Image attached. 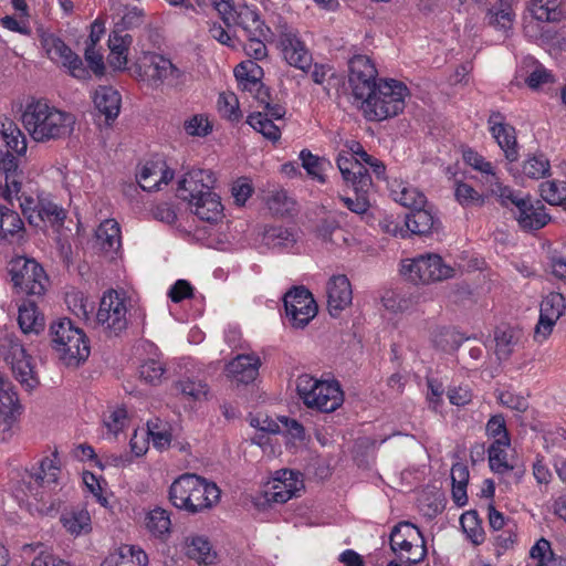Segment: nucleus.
<instances>
[{
    "mask_svg": "<svg viewBox=\"0 0 566 566\" xmlns=\"http://www.w3.org/2000/svg\"><path fill=\"white\" fill-rule=\"evenodd\" d=\"M21 120L31 138L38 143L64 139L73 133L75 125L73 114L41 99L27 104Z\"/></svg>",
    "mask_w": 566,
    "mask_h": 566,
    "instance_id": "nucleus-1",
    "label": "nucleus"
},
{
    "mask_svg": "<svg viewBox=\"0 0 566 566\" xmlns=\"http://www.w3.org/2000/svg\"><path fill=\"white\" fill-rule=\"evenodd\" d=\"M221 491L214 482L195 473H184L174 480L168 491L169 502L189 514L211 510L220 501Z\"/></svg>",
    "mask_w": 566,
    "mask_h": 566,
    "instance_id": "nucleus-2",
    "label": "nucleus"
},
{
    "mask_svg": "<svg viewBox=\"0 0 566 566\" xmlns=\"http://www.w3.org/2000/svg\"><path fill=\"white\" fill-rule=\"evenodd\" d=\"M50 344L57 358L67 367H78L90 356L91 347L84 331L69 317L50 324Z\"/></svg>",
    "mask_w": 566,
    "mask_h": 566,
    "instance_id": "nucleus-3",
    "label": "nucleus"
},
{
    "mask_svg": "<svg viewBox=\"0 0 566 566\" xmlns=\"http://www.w3.org/2000/svg\"><path fill=\"white\" fill-rule=\"evenodd\" d=\"M407 86L396 80H379L374 92L363 99L360 108L368 120H385L405 109Z\"/></svg>",
    "mask_w": 566,
    "mask_h": 566,
    "instance_id": "nucleus-4",
    "label": "nucleus"
},
{
    "mask_svg": "<svg viewBox=\"0 0 566 566\" xmlns=\"http://www.w3.org/2000/svg\"><path fill=\"white\" fill-rule=\"evenodd\" d=\"M9 273L18 293L28 296H42L45 293L49 277L43 266L34 259L14 258L9 264Z\"/></svg>",
    "mask_w": 566,
    "mask_h": 566,
    "instance_id": "nucleus-5",
    "label": "nucleus"
},
{
    "mask_svg": "<svg viewBox=\"0 0 566 566\" xmlns=\"http://www.w3.org/2000/svg\"><path fill=\"white\" fill-rule=\"evenodd\" d=\"M60 473L57 452L54 451L52 458L42 459L38 468L25 471L21 479V491L25 496L42 500L44 490L52 489L57 484Z\"/></svg>",
    "mask_w": 566,
    "mask_h": 566,
    "instance_id": "nucleus-6",
    "label": "nucleus"
},
{
    "mask_svg": "<svg viewBox=\"0 0 566 566\" xmlns=\"http://www.w3.org/2000/svg\"><path fill=\"white\" fill-rule=\"evenodd\" d=\"M401 273L413 283L428 284L453 275V269L438 254L420 255L402 264Z\"/></svg>",
    "mask_w": 566,
    "mask_h": 566,
    "instance_id": "nucleus-7",
    "label": "nucleus"
},
{
    "mask_svg": "<svg viewBox=\"0 0 566 566\" xmlns=\"http://www.w3.org/2000/svg\"><path fill=\"white\" fill-rule=\"evenodd\" d=\"M216 8L222 15L227 27H239L245 36H271V29L261 20L256 10L242 6L232 7L230 3H217Z\"/></svg>",
    "mask_w": 566,
    "mask_h": 566,
    "instance_id": "nucleus-8",
    "label": "nucleus"
},
{
    "mask_svg": "<svg viewBox=\"0 0 566 566\" xmlns=\"http://www.w3.org/2000/svg\"><path fill=\"white\" fill-rule=\"evenodd\" d=\"M127 307L125 298L116 291L104 293L96 314L97 324L109 335H119L127 328Z\"/></svg>",
    "mask_w": 566,
    "mask_h": 566,
    "instance_id": "nucleus-9",
    "label": "nucleus"
},
{
    "mask_svg": "<svg viewBox=\"0 0 566 566\" xmlns=\"http://www.w3.org/2000/svg\"><path fill=\"white\" fill-rule=\"evenodd\" d=\"M286 317L297 328L305 327L317 314L316 302L304 286H294L283 297Z\"/></svg>",
    "mask_w": 566,
    "mask_h": 566,
    "instance_id": "nucleus-10",
    "label": "nucleus"
},
{
    "mask_svg": "<svg viewBox=\"0 0 566 566\" xmlns=\"http://www.w3.org/2000/svg\"><path fill=\"white\" fill-rule=\"evenodd\" d=\"M275 30L284 60L296 69L307 71L312 64V55L300 39L297 30L286 22H280Z\"/></svg>",
    "mask_w": 566,
    "mask_h": 566,
    "instance_id": "nucleus-11",
    "label": "nucleus"
},
{
    "mask_svg": "<svg viewBox=\"0 0 566 566\" xmlns=\"http://www.w3.org/2000/svg\"><path fill=\"white\" fill-rule=\"evenodd\" d=\"M377 69L366 55H354L348 61V83L355 99L363 102L378 85Z\"/></svg>",
    "mask_w": 566,
    "mask_h": 566,
    "instance_id": "nucleus-12",
    "label": "nucleus"
},
{
    "mask_svg": "<svg viewBox=\"0 0 566 566\" xmlns=\"http://www.w3.org/2000/svg\"><path fill=\"white\" fill-rule=\"evenodd\" d=\"M509 208L514 211L520 227L524 230H538L551 220L539 201L534 203L530 197H522L518 192L509 200Z\"/></svg>",
    "mask_w": 566,
    "mask_h": 566,
    "instance_id": "nucleus-13",
    "label": "nucleus"
},
{
    "mask_svg": "<svg viewBox=\"0 0 566 566\" xmlns=\"http://www.w3.org/2000/svg\"><path fill=\"white\" fill-rule=\"evenodd\" d=\"M21 409L13 386L0 376V441L11 438L13 424L18 421Z\"/></svg>",
    "mask_w": 566,
    "mask_h": 566,
    "instance_id": "nucleus-14",
    "label": "nucleus"
},
{
    "mask_svg": "<svg viewBox=\"0 0 566 566\" xmlns=\"http://www.w3.org/2000/svg\"><path fill=\"white\" fill-rule=\"evenodd\" d=\"M565 308V298L560 293L552 292L543 298L539 319L534 331V338L536 340L542 342L551 335L553 327L564 314Z\"/></svg>",
    "mask_w": 566,
    "mask_h": 566,
    "instance_id": "nucleus-15",
    "label": "nucleus"
},
{
    "mask_svg": "<svg viewBox=\"0 0 566 566\" xmlns=\"http://www.w3.org/2000/svg\"><path fill=\"white\" fill-rule=\"evenodd\" d=\"M145 60L147 62L145 64V74L156 85L178 86L184 84V72L172 64L169 59L153 53L146 56Z\"/></svg>",
    "mask_w": 566,
    "mask_h": 566,
    "instance_id": "nucleus-16",
    "label": "nucleus"
},
{
    "mask_svg": "<svg viewBox=\"0 0 566 566\" xmlns=\"http://www.w3.org/2000/svg\"><path fill=\"white\" fill-rule=\"evenodd\" d=\"M217 178L210 169H192L179 181L177 196L184 201H192L193 198L211 191Z\"/></svg>",
    "mask_w": 566,
    "mask_h": 566,
    "instance_id": "nucleus-17",
    "label": "nucleus"
},
{
    "mask_svg": "<svg viewBox=\"0 0 566 566\" xmlns=\"http://www.w3.org/2000/svg\"><path fill=\"white\" fill-rule=\"evenodd\" d=\"M327 308L333 317L352 304L353 291L349 280L344 274L333 275L327 283Z\"/></svg>",
    "mask_w": 566,
    "mask_h": 566,
    "instance_id": "nucleus-18",
    "label": "nucleus"
},
{
    "mask_svg": "<svg viewBox=\"0 0 566 566\" xmlns=\"http://www.w3.org/2000/svg\"><path fill=\"white\" fill-rule=\"evenodd\" d=\"M260 366L261 360L256 354H240L227 365L226 369L233 381L248 385L258 377Z\"/></svg>",
    "mask_w": 566,
    "mask_h": 566,
    "instance_id": "nucleus-19",
    "label": "nucleus"
},
{
    "mask_svg": "<svg viewBox=\"0 0 566 566\" xmlns=\"http://www.w3.org/2000/svg\"><path fill=\"white\" fill-rule=\"evenodd\" d=\"M480 8L485 12L489 25L507 31L512 28L514 12L509 2L504 0H478Z\"/></svg>",
    "mask_w": 566,
    "mask_h": 566,
    "instance_id": "nucleus-20",
    "label": "nucleus"
},
{
    "mask_svg": "<svg viewBox=\"0 0 566 566\" xmlns=\"http://www.w3.org/2000/svg\"><path fill=\"white\" fill-rule=\"evenodd\" d=\"M518 77L533 91L554 82L551 71L532 56L523 59L518 69Z\"/></svg>",
    "mask_w": 566,
    "mask_h": 566,
    "instance_id": "nucleus-21",
    "label": "nucleus"
},
{
    "mask_svg": "<svg viewBox=\"0 0 566 566\" xmlns=\"http://www.w3.org/2000/svg\"><path fill=\"white\" fill-rule=\"evenodd\" d=\"M315 401H311L308 408L322 412H333L344 402V392L338 381H323L314 396Z\"/></svg>",
    "mask_w": 566,
    "mask_h": 566,
    "instance_id": "nucleus-22",
    "label": "nucleus"
},
{
    "mask_svg": "<svg viewBox=\"0 0 566 566\" xmlns=\"http://www.w3.org/2000/svg\"><path fill=\"white\" fill-rule=\"evenodd\" d=\"M336 164L347 186L360 184L361 189L364 186L373 185L368 169L353 154H339Z\"/></svg>",
    "mask_w": 566,
    "mask_h": 566,
    "instance_id": "nucleus-23",
    "label": "nucleus"
},
{
    "mask_svg": "<svg viewBox=\"0 0 566 566\" xmlns=\"http://www.w3.org/2000/svg\"><path fill=\"white\" fill-rule=\"evenodd\" d=\"M188 202L193 208V213L202 221L218 222L223 216V206L220 197L212 190H207L206 193Z\"/></svg>",
    "mask_w": 566,
    "mask_h": 566,
    "instance_id": "nucleus-24",
    "label": "nucleus"
},
{
    "mask_svg": "<svg viewBox=\"0 0 566 566\" xmlns=\"http://www.w3.org/2000/svg\"><path fill=\"white\" fill-rule=\"evenodd\" d=\"M0 171L6 176V200L11 199V195H18L22 185V171L19 169V160L9 150L0 149Z\"/></svg>",
    "mask_w": 566,
    "mask_h": 566,
    "instance_id": "nucleus-25",
    "label": "nucleus"
},
{
    "mask_svg": "<svg viewBox=\"0 0 566 566\" xmlns=\"http://www.w3.org/2000/svg\"><path fill=\"white\" fill-rule=\"evenodd\" d=\"M93 99L96 109L105 116L107 124L117 118L122 98L115 88L112 86H99L96 88Z\"/></svg>",
    "mask_w": 566,
    "mask_h": 566,
    "instance_id": "nucleus-26",
    "label": "nucleus"
},
{
    "mask_svg": "<svg viewBox=\"0 0 566 566\" xmlns=\"http://www.w3.org/2000/svg\"><path fill=\"white\" fill-rule=\"evenodd\" d=\"M146 553L136 546L123 545L116 552L111 553L101 566H147Z\"/></svg>",
    "mask_w": 566,
    "mask_h": 566,
    "instance_id": "nucleus-27",
    "label": "nucleus"
},
{
    "mask_svg": "<svg viewBox=\"0 0 566 566\" xmlns=\"http://www.w3.org/2000/svg\"><path fill=\"white\" fill-rule=\"evenodd\" d=\"M422 538L418 527L409 522H400L396 524L390 533V547L394 553H410L413 546V539Z\"/></svg>",
    "mask_w": 566,
    "mask_h": 566,
    "instance_id": "nucleus-28",
    "label": "nucleus"
},
{
    "mask_svg": "<svg viewBox=\"0 0 566 566\" xmlns=\"http://www.w3.org/2000/svg\"><path fill=\"white\" fill-rule=\"evenodd\" d=\"M405 224L411 234L427 235L438 228L439 221L430 210L419 207L406 214Z\"/></svg>",
    "mask_w": 566,
    "mask_h": 566,
    "instance_id": "nucleus-29",
    "label": "nucleus"
},
{
    "mask_svg": "<svg viewBox=\"0 0 566 566\" xmlns=\"http://www.w3.org/2000/svg\"><path fill=\"white\" fill-rule=\"evenodd\" d=\"M132 43V35L114 30L108 39V63L115 70H124L127 64V50Z\"/></svg>",
    "mask_w": 566,
    "mask_h": 566,
    "instance_id": "nucleus-30",
    "label": "nucleus"
},
{
    "mask_svg": "<svg viewBox=\"0 0 566 566\" xmlns=\"http://www.w3.org/2000/svg\"><path fill=\"white\" fill-rule=\"evenodd\" d=\"M482 174L481 182L485 190L484 195H488V199L490 197H495L502 207L509 208V200H512L516 192L509 186L501 182L493 167L489 169V171H483Z\"/></svg>",
    "mask_w": 566,
    "mask_h": 566,
    "instance_id": "nucleus-31",
    "label": "nucleus"
},
{
    "mask_svg": "<svg viewBox=\"0 0 566 566\" xmlns=\"http://www.w3.org/2000/svg\"><path fill=\"white\" fill-rule=\"evenodd\" d=\"M18 323L24 334H39L44 328V317L38 312L33 301H24L19 306Z\"/></svg>",
    "mask_w": 566,
    "mask_h": 566,
    "instance_id": "nucleus-32",
    "label": "nucleus"
},
{
    "mask_svg": "<svg viewBox=\"0 0 566 566\" xmlns=\"http://www.w3.org/2000/svg\"><path fill=\"white\" fill-rule=\"evenodd\" d=\"M186 555L200 565L209 566L214 563L217 557L212 551L209 541L203 536H192L186 538Z\"/></svg>",
    "mask_w": 566,
    "mask_h": 566,
    "instance_id": "nucleus-33",
    "label": "nucleus"
},
{
    "mask_svg": "<svg viewBox=\"0 0 566 566\" xmlns=\"http://www.w3.org/2000/svg\"><path fill=\"white\" fill-rule=\"evenodd\" d=\"M51 60H60L63 66L67 67L70 73L80 80H84L88 76L87 70L81 57L74 53L64 42L57 45L52 55L49 56Z\"/></svg>",
    "mask_w": 566,
    "mask_h": 566,
    "instance_id": "nucleus-34",
    "label": "nucleus"
},
{
    "mask_svg": "<svg viewBox=\"0 0 566 566\" xmlns=\"http://www.w3.org/2000/svg\"><path fill=\"white\" fill-rule=\"evenodd\" d=\"M95 237L97 244L105 252L116 251L120 247L119 224L113 219L102 222Z\"/></svg>",
    "mask_w": 566,
    "mask_h": 566,
    "instance_id": "nucleus-35",
    "label": "nucleus"
},
{
    "mask_svg": "<svg viewBox=\"0 0 566 566\" xmlns=\"http://www.w3.org/2000/svg\"><path fill=\"white\" fill-rule=\"evenodd\" d=\"M530 11L536 20L543 22H559L564 18L559 0H532Z\"/></svg>",
    "mask_w": 566,
    "mask_h": 566,
    "instance_id": "nucleus-36",
    "label": "nucleus"
},
{
    "mask_svg": "<svg viewBox=\"0 0 566 566\" xmlns=\"http://www.w3.org/2000/svg\"><path fill=\"white\" fill-rule=\"evenodd\" d=\"M61 523L65 530L74 535L78 536L91 532V516L86 510L72 511L61 516Z\"/></svg>",
    "mask_w": 566,
    "mask_h": 566,
    "instance_id": "nucleus-37",
    "label": "nucleus"
},
{
    "mask_svg": "<svg viewBox=\"0 0 566 566\" xmlns=\"http://www.w3.org/2000/svg\"><path fill=\"white\" fill-rule=\"evenodd\" d=\"M543 200L552 206H562L566 210V180H547L539 185Z\"/></svg>",
    "mask_w": 566,
    "mask_h": 566,
    "instance_id": "nucleus-38",
    "label": "nucleus"
},
{
    "mask_svg": "<svg viewBox=\"0 0 566 566\" xmlns=\"http://www.w3.org/2000/svg\"><path fill=\"white\" fill-rule=\"evenodd\" d=\"M381 302L386 310L398 313L411 308L418 302V296L402 291H387Z\"/></svg>",
    "mask_w": 566,
    "mask_h": 566,
    "instance_id": "nucleus-39",
    "label": "nucleus"
},
{
    "mask_svg": "<svg viewBox=\"0 0 566 566\" xmlns=\"http://www.w3.org/2000/svg\"><path fill=\"white\" fill-rule=\"evenodd\" d=\"M460 524L467 537L473 545H480L485 539V532L482 527V521L476 511H468L460 517Z\"/></svg>",
    "mask_w": 566,
    "mask_h": 566,
    "instance_id": "nucleus-40",
    "label": "nucleus"
},
{
    "mask_svg": "<svg viewBox=\"0 0 566 566\" xmlns=\"http://www.w3.org/2000/svg\"><path fill=\"white\" fill-rule=\"evenodd\" d=\"M21 356L12 364V370L15 374L17 379L25 385L28 388H33L36 380L33 378V368L31 365V358L25 355L23 347H19L14 352V357Z\"/></svg>",
    "mask_w": 566,
    "mask_h": 566,
    "instance_id": "nucleus-41",
    "label": "nucleus"
},
{
    "mask_svg": "<svg viewBox=\"0 0 566 566\" xmlns=\"http://www.w3.org/2000/svg\"><path fill=\"white\" fill-rule=\"evenodd\" d=\"M263 240L268 247L286 249L296 242L295 233L283 227H270L263 232Z\"/></svg>",
    "mask_w": 566,
    "mask_h": 566,
    "instance_id": "nucleus-42",
    "label": "nucleus"
},
{
    "mask_svg": "<svg viewBox=\"0 0 566 566\" xmlns=\"http://www.w3.org/2000/svg\"><path fill=\"white\" fill-rule=\"evenodd\" d=\"M273 120V118H268L265 115L252 113L248 116L247 123L269 140L277 142L281 138V127Z\"/></svg>",
    "mask_w": 566,
    "mask_h": 566,
    "instance_id": "nucleus-43",
    "label": "nucleus"
},
{
    "mask_svg": "<svg viewBox=\"0 0 566 566\" xmlns=\"http://www.w3.org/2000/svg\"><path fill=\"white\" fill-rule=\"evenodd\" d=\"M499 146L504 151L505 158L513 163L517 160L518 150L515 135V128L511 125L502 127L492 134Z\"/></svg>",
    "mask_w": 566,
    "mask_h": 566,
    "instance_id": "nucleus-44",
    "label": "nucleus"
},
{
    "mask_svg": "<svg viewBox=\"0 0 566 566\" xmlns=\"http://www.w3.org/2000/svg\"><path fill=\"white\" fill-rule=\"evenodd\" d=\"M355 192V199L347 196H339L340 201L344 206L356 214H364L368 211L370 207V202L368 199V192L371 188V185L364 186L360 189V184H355L350 186Z\"/></svg>",
    "mask_w": 566,
    "mask_h": 566,
    "instance_id": "nucleus-45",
    "label": "nucleus"
},
{
    "mask_svg": "<svg viewBox=\"0 0 566 566\" xmlns=\"http://www.w3.org/2000/svg\"><path fill=\"white\" fill-rule=\"evenodd\" d=\"M146 526L156 537L164 538L170 533L171 521L168 511L156 507L148 513Z\"/></svg>",
    "mask_w": 566,
    "mask_h": 566,
    "instance_id": "nucleus-46",
    "label": "nucleus"
},
{
    "mask_svg": "<svg viewBox=\"0 0 566 566\" xmlns=\"http://www.w3.org/2000/svg\"><path fill=\"white\" fill-rule=\"evenodd\" d=\"M391 195L396 202L409 208L410 211L419 207H426L427 205L426 196L420 190L411 186H400V189L392 190Z\"/></svg>",
    "mask_w": 566,
    "mask_h": 566,
    "instance_id": "nucleus-47",
    "label": "nucleus"
},
{
    "mask_svg": "<svg viewBox=\"0 0 566 566\" xmlns=\"http://www.w3.org/2000/svg\"><path fill=\"white\" fill-rule=\"evenodd\" d=\"M551 164L544 154L528 156L522 167V172L530 179H541L549 175Z\"/></svg>",
    "mask_w": 566,
    "mask_h": 566,
    "instance_id": "nucleus-48",
    "label": "nucleus"
},
{
    "mask_svg": "<svg viewBox=\"0 0 566 566\" xmlns=\"http://www.w3.org/2000/svg\"><path fill=\"white\" fill-rule=\"evenodd\" d=\"M295 201L285 190H276L268 198V207L274 216H291L295 211Z\"/></svg>",
    "mask_w": 566,
    "mask_h": 566,
    "instance_id": "nucleus-49",
    "label": "nucleus"
},
{
    "mask_svg": "<svg viewBox=\"0 0 566 566\" xmlns=\"http://www.w3.org/2000/svg\"><path fill=\"white\" fill-rule=\"evenodd\" d=\"M300 160L306 172L319 182H325L323 171L331 163L324 158L313 155L308 149H303L300 153Z\"/></svg>",
    "mask_w": 566,
    "mask_h": 566,
    "instance_id": "nucleus-50",
    "label": "nucleus"
},
{
    "mask_svg": "<svg viewBox=\"0 0 566 566\" xmlns=\"http://www.w3.org/2000/svg\"><path fill=\"white\" fill-rule=\"evenodd\" d=\"M454 196L457 201L463 207H481L488 200V195L478 192L472 186L462 181L455 184Z\"/></svg>",
    "mask_w": 566,
    "mask_h": 566,
    "instance_id": "nucleus-51",
    "label": "nucleus"
},
{
    "mask_svg": "<svg viewBox=\"0 0 566 566\" xmlns=\"http://www.w3.org/2000/svg\"><path fill=\"white\" fill-rule=\"evenodd\" d=\"M23 229V221L20 216L7 208L0 207V237L6 239L8 235H14Z\"/></svg>",
    "mask_w": 566,
    "mask_h": 566,
    "instance_id": "nucleus-52",
    "label": "nucleus"
},
{
    "mask_svg": "<svg viewBox=\"0 0 566 566\" xmlns=\"http://www.w3.org/2000/svg\"><path fill=\"white\" fill-rule=\"evenodd\" d=\"M509 446L510 444L492 442L489 447V463L491 470L495 473L504 474L510 473L513 470V467L506 461V452L504 450V448Z\"/></svg>",
    "mask_w": 566,
    "mask_h": 566,
    "instance_id": "nucleus-53",
    "label": "nucleus"
},
{
    "mask_svg": "<svg viewBox=\"0 0 566 566\" xmlns=\"http://www.w3.org/2000/svg\"><path fill=\"white\" fill-rule=\"evenodd\" d=\"M323 381L312 377L308 374H302L296 379V391L304 405L311 406V401H315L314 396Z\"/></svg>",
    "mask_w": 566,
    "mask_h": 566,
    "instance_id": "nucleus-54",
    "label": "nucleus"
},
{
    "mask_svg": "<svg viewBox=\"0 0 566 566\" xmlns=\"http://www.w3.org/2000/svg\"><path fill=\"white\" fill-rule=\"evenodd\" d=\"M146 433L151 438L154 447L158 450L169 447L171 434L167 429V424L159 419L149 420L147 422Z\"/></svg>",
    "mask_w": 566,
    "mask_h": 566,
    "instance_id": "nucleus-55",
    "label": "nucleus"
},
{
    "mask_svg": "<svg viewBox=\"0 0 566 566\" xmlns=\"http://www.w3.org/2000/svg\"><path fill=\"white\" fill-rule=\"evenodd\" d=\"M138 373L146 384L158 385L165 374V367L159 360L148 359L139 366Z\"/></svg>",
    "mask_w": 566,
    "mask_h": 566,
    "instance_id": "nucleus-56",
    "label": "nucleus"
},
{
    "mask_svg": "<svg viewBox=\"0 0 566 566\" xmlns=\"http://www.w3.org/2000/svg\"><path fill=\"white\" fill-rule=\"evenodd\" d=\"M486 434L494 439L493 442L510 444V436L503 415L492 416L485 427Z\"/></svg>",
    "mask_w": 566,
    "mask_h": 566,
    "instance_id": "nucleus-57",
    "label": "nucleus"
},
{
    "mask_svg": "<svg viewBox=\"0 0 566 566\" xmlns=\"http://www.w3.org/2000/svg\"><path fill=\"white\" fill-rule=\"evenodd\" d=\"M349 150L353 155H356L359 161L368 165L373 172L376 175L378 179L385 178L386 167L382 161L367 154L361 145L357 142H352L349 146Z\"/></svg>",
    "mask_w": 566,
    "mask_h": 566,
    "instance_id": "nucleus-58",
    "label": "nucleus"
},
{
    "mask_svg": "<svg viewBox=\"0 0 566 566\" xmlns=\"http://www.w3.org/2000/svg\"><path fill=\"white\" fill-rule=\"evenodd\" d=\"M467 338L457 331L446 329L434 337V344L443 352L457 350Z\"/></svg>",
    "mask_w": 566,
    "mask_h": 566,
    "instance_id": "nucleus-59",
    "label": "nucleus"
},
{
    "mask_svg": "<svg viewBox=\"0 0 566 566\" xmlns=\"http://www.w3.org/2000/svg\"><path fill=\"white\" fill-rule=\"evenodd\" d=\"M39 206L45 223L48 222L52 227L57 228L63 226L64 220L66 218V212L64 211V209L50 201H41L39 202Z\"/></svg>",
    "mask_w": 566,
    "mask_h": 566,
    "instance_id": "nucleus-60",
    "label": "nucleus"
},
{
    "mask_svg": "<svg viewBox=\"0 0 566 566\" xmlns=\"http://www.w3.org/2000/svg\"><path fill=\"white\" fill-rule=\"evenodd\" d=\"M177 391L184 396L190 397L193 400H200L207 396L208 387L202 381H195L191 379L180 380L175 385Z\"/></svg>",
    "mask_w": 566,
    "mask_h": 566,
    "instance_id": "nucleus-61",
    "label": "nucleus"
},
{
    "mask_svg": "<svg viewBox=\"0 0 566 566\" xmlns=\"http://www.w3.org/2000/svg\"><path fill=\"white\" fill-rule=\"evenodd\" d=\"M277 474L279 476L274 479V482L281 486H285V489L292 490L293 496H296L297 493L304 488L301 473L294 472L292 470H282L277 472Z\"/></svg>",
    "mask_w": 566,
    "mask_h": 566,
    "instance_id": "nucleus-62",
    "label": "nucleus"
},
{
    "mask_svg": "<svg viewBox=\"0 0 566 566\" xmlns=\"http://www.w3.org/2000/svg\"><path fill=\"white\" fill-rule=\"evenodd\" d=\"M270 36H249L244 44V51L248 56L261 61L268 56V49L264 41H268Z\"/></svg>",
    "mask_w": 566,
    "mask_h": 566,
    "instance_id": "nucleus-63",
    "label": "nucleus"
},
{
    "mask_svg": "<svg viewBox=\"0 0 566 566\" xmlns=\"http://www.w3.org/2000/svg\"><path fill=\"white\" fill-rule=\"evenodd\" d=\"M211 129L209 120L202 115H195L185 122V130L190 136H207Z\"/></svg>",
    "mask_w": 566,
    "mask_h": 566,
    "instance_id": "nucleus-64",
    "label": "nucleus"
}]
</instances>
